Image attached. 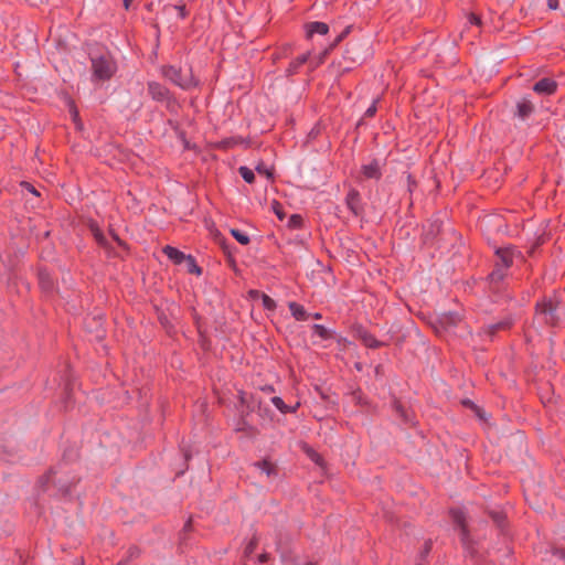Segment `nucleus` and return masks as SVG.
<instances>
[{
	"mask_svg": "<svg viewBox=\"0 0 565 565\" xmlns=\"http://www.w3.org/2000/svg\"><path fill=\"white\" fill-rule=\"evenodd\" d=\"M160 73L166 79L182 89H190L199 85V81L193 75L191 66L163 65L160 68Z\"/></svg>",
	"mask_w": 565,
	"mask_h": 565,
	"instance_id": "f257e3e1",
	"label": "nucleus"
},
{
	"mask_svg": "<svg viewBox=\"0 0 565 565\" xmlns=\"http://www.w3.org/2000/svg\"><path fill=\"white\" fill-rule=\"evenodd\" d=\"M93 79L97 82L109 81L117 71V64L109 53L90 56Z\"/></svg>",
	"mask_w": 565,
	"mask_h": 565,
	"instance_id": "f03ea898",
	"label": "nucleus"
},
{
	"mask_svg": "<svg viewBox=\"0 0 565 565\" xmlns=\"http://www.w3.org/2000/svg\"><path fill=\"white\" fill-rule=\"evenodd\" d=\"M558 301L554 299H544L536 306V317L542 319L543 323L553 326L558 321L556 310Z\"/></svg>",
	"mask_w": 565,
	"mask_h": 565,
	"instance_id": "7ed1b4c3",
	"label": "nucleus"
},
{
	"mask_svg": "<svg viewBox=\"0 0 565 565\" xmlns=\"http://www.w3.org/2000/svg\"><path fill=\"white\" fill-rule=\"evenodd\" d=\"M148 92L151 95L152 99L157 103L170 104L171 102L170 90L160 83L150 82L148 84Z\"/></svg>",
	"mask_w": 565,
	"mask_h": 565,
	"instance_id": "20e7f679",
	"label": "nucleus"
},
{
	"mask_svg": "<svg viewBox=\"0 0 565 565\" xmlns=\"http://www.w3.org/2000/svg\"><path fill=\"white\" fill-rule=\"evenodd\" d=\"M557 82L550 77H544L533 85V90L543 96L553 95L557 89Z\"/></svg>",
	"mask_w": 565,
	"mask_h": 565,
	"instance_id": "39448f33",
	"label": "nucleus"
},
{
	"mask_svg": "<svg viewBox=\"0 0 565 565\" xmlns=\"http://www.w3.org/2000/svg\"><path fill=\"white\" fill-rule=\"evenodd\" d=\"M361 173L364 179L379 180L382 175L381 161L377 159H374V160L370 161L369 163L363 164L362 169H361Z\"/></svg>",
	"mask_w": 565,
	"mask_h": 565,
	"instance_id": "423d86ee",
	"label": "nucleus"
},
{
	"mask_svg": "<svg viewBox=\"0 0 565 565\" xmlns=\"http://www.w3.org/2000/svg\"><path fill=\"white\" fill-rule=\"evenodd\" d=\"M310 58V52L303 53L296 58H294L287 70H286V76L290 77L299 73L300 68L309 62Z\"/></svg>",
	"mask_w": 565,
	"mask_h": 565,
	"instance_id": "0eeeda50",
	"label": "nucleus"
},
{
	"mask_svg": "<svg viewBox=\"0 0 565 565\" xmlns=\"http://www.w3.org/2000/svg\"><path fill=\"white\" fill-rule=\"evenodd\" d=\"M307 35L310 38L313 34L326 35L329 32V25L324 22H310L306 25Z\"/></svg>",
	"mask_w": 565,
	"mask_h": 565,
	"instance_id": "6e6552de",
	"label": "nucleus"
},
{
	"mask_svg": "<svg viewBox=\"0 0 565 565\" xmlns=\"http://www.w3.org/2000/svg\"><path fill=\"white\" fill-rule=\"evenodd\" d=\"M356 335L369 348H379L381 345V343L364 329H358Z\"/></svg>",
	"mask_w": 565,
	"mask_h": 565,
	"instance_id": "1a4fd4ad",
	"label": "nucleus"
},
{
	"mask_svg": "<svg viewBox=\"0 0 565 565\" xmlns=\"http://www.w3.org/2000/svg\"><path fill=\"white\" fill-rule=\"evenodd\" d=\"M290 312L292 317L296 320L305 321L309 318V313L305 310V308L301 305H298L297 302H289L288 305Z\"/></svg>",
	"mask_w": 565,
	"mask_h": 565,
	"instance_id": "9d476101",
	"label": "nucleus"
},
{
	"mask_svg": "<svg viewBox=\"0 0 565 565\" xmlns=\"http://www.w3.org/2000/svg\"><path fill=\"white\" fill-rule=\"evenodd\" d=\"M498 263L501 267L509 268L512 265V252L508 248L497 250Z\"/></svg>",
	"mask_w": 565,
	"mask_h": 565,
	"instance_id": "9b49d317",
	"label": "nucleus"
},
{
	"mask_svg": "<svg viewBox=\"0 0 565 565\" xmlns=\"http://www.w3.org/2000/svg\"><path fill=\"white\" fill-rule=\"evenodd\" d=\"M254 466L257 469H259L262 473H265L268 478L277 475L276 466L268 460L255 462Z\"/></svg>",
	"mask_w": 565,
	"mask_h": 565,
	"instance_id": "f8f14e48",
	"label": "nucleus"
},
{
	"mask_svg": "<svg viewBox=\"0 0 565 565\" xmlns=\"http://www.w3.org/2000/svg\"><path fill=\"white\" fill-rule=\"evenodd\" d=\"M163 252L171 260H173L177 264H181L183 260H186L188 258V256H185L182 252L172 246H166L163 248Z\"/></svg>",
	"mask_w": 565,
	"mask_h": 565,
	"instance_id": "ddd939ff",
	"label": "nucleus"
},
{
	"mask_svg": "<svg viewBox=\"0 0 565 565\" xmlns=\"http://www.w3.org/2000/svg\"><path fill=\"white\" fill-rule=\"evenodd\" d=\"M460 321V316L458 313H454V312H447V313H443L439 318V322L445 327V328H450V327H454L456 326L458 322Z\"/></svg>",
	"mask_w": 565,
	"mask_h": 565,
	"instance_id": "4468645a",
	"label": "nucleus"
},
{
	"mask_svg": "<svg viewBox=\"0 0 565 565\" xmlns=\"http://www.w3.org/2000/svg\"><path fill=\"white\" fill-rule=\"evenodd\" d=\"M292 53V45L287 43L281 46H278L273 53V61L277 62L281 58H286Z\"/></svg>",
	"mask_w": 565,
	"mask_h": 565,
	"instance_id": "2eb2a0df",
	"label": "nucleus"
},
{
	"mask_svg": "<svg viewBox=\"0 0 565 565\" xmlns=\"http://www.w3.org/2000/svg\"><path fill=\"white\" fill-rule=\"evenodd\" d=\"M451 516H452L454 522L460 527L461 535H462V541H465L466 525H465V514H463V512L458 511V510L452 511L451 512Z\"/></svg>",
	"mask_w": 565,
	"mask_h": 565,
	"instance_id": "dca6fc26",
	"label": "nucleus"
},
{
	"mask_svg": "<svg viewBox=\"0 0 565 565\" xmlns=\"http://www.w3.org/2000/svg\"><path fill=\"white\" fill-rule=\"evenodd\" d=\"M254 297H260L263 301V306L268 310H274L276 308V302L267 295L260 294L259 291H252Z\"/></svg>",
	"mask_w": 565,
	"mask_h": 565,
	"instance_id": "f3484780",
	"label": "nucleus"
},
{
	"mask_svg": "<svg viewBox=\"0 0 565 565\" xmlns=\"http://www.w3.org/2000/svg\"><path fill=\"white\" fill-rule=\"evenodd\" d=\"M39 280H40L41 287L45 290H50L53 286V280H52L50 274L46 271H40Z\"/></svg>",
	"mask_w": 565,
	"mask_h": 565,
	"instance_id": "a211bd4d",
	"label": "nucleus"
},
{
	"mask_svg": "<svg viewBox=\"0 0 565 565\" xmlns=\"http://www.w3.org/2000/svg\"><path fill=\"white\" fill-rule=\"evenodd\" d=\"M271 402L281 413H291V412H295V409H296V407H294V408L288 407L285 404V402L278 396L273 397Z\"/></svg>",
	"mask_w": 565,
	"mask_h": 565,
	"instance_id": "6ab92c4d",
	"label": "nucleus"
},
{
	"mask_svg": "<svg viewBox=\"0 0 565 565\" xmlns=\"http://www.w3.org/2000/svg\"><path fill=\"white\" fill-rule=\"evenodd\" d=\"M508 268L501 267V265L497 264L495 269L491 273L490 278L492 281H501L505 276V270Z\"/></svg>",
	"mask_w": 565,
	"mask_h": 565,
	"instance_id": "aec40b11",
	"label": "nucleus"
},
{
	"mask_svg": "<svg viewBox=\"0 0 565 565\" xmlns=\"http://www.w3.org/2000/svg\"><path fill=\"white\" fill-rule=\"evenodd\" d=\"M239 174L241 177L247 182V183H252L255 179V174L253 172V170H250L249 168L247 167H241L239 168Z\"/></svg>",
	"mask_w": 565,
	"mask_h": 565,
	"instance_id": "412c9836",
	"label": "nucleus"
},
{
	"mask_svg": "<svg viewBox=\"0 0 565 565\" xmlns=\"http://www.w3.org/2000/svg\"><path fill=\"white\" fill-rule=\"evenodd\" d=\"M358 202H359V193L355 191L350 192L348 195V205L355 214L358 213V210H356Z\"/></svg>",
	"mask_w": 565,
	"mask_h": 565,
	"instance_id": "4be33fe9",
	"label": "nucleus"
},
{
	"mask_svg": "<svg viewBox=\"0 0 565 565\" xmlns=\"http://www.w3.org/2000/svg\"><path fill=\"white\" fill-rule=\"evenodd\" d=\"M232 235L236 238L237 242H239L243 245H247L249 243V237L245 233H242L238 230L232 228L231 230Z\"/></svg>",
	"mask_w": 565,
	"mask_h": 565,
	"instance_id": "5701e85b",
	"label": "nucleus"
},
{
	"mask_svg": "<svg viewBox=\"0 0 565 565\" xmlns=\"http://www.w3.org/2000/svg\"><path fill=\"white\" fill-rule=\"evenodd\" d=\"M313 332L321 339H328L330 337L329 331L321 324H315Z\"/></svg>",
	"mask_w": 565,
	"mask_h": 565,
	"instance_id": "b1692460",
	"label": "nucleus"
},
{
	"mask_svg": "<svg viewBox=\"0 0 565 565\" xmlns=\"http://www.w3.org/2000/svg\"><path fill=\"white\" fill-rule=\"evenodd\" d=\"M302 217L298 214H292L288 218V226L291 228H297L301 225Z\"/></svg>",
	"mask_w": 565,
	"mask_h": 565,
	"instance_id": "393cba45",
	"label": "nucleus"
},
{
	"mask_svg": "<svg viewBox=\"0 0 565 565\" xmlns=\"http://www.w3.org/2000/svg\"><path fill=\"white\" fill-rule=\"evenodd\" d=\"M328 52H329V50H326L324 52H322V53L318 56L317 61H316V60H310V58H309V63H310V67H311V70H315L316 67H318L320 64H322V63L324 62V58H326V56H327Z\"/></svg>",
	"mask_w": 565,
	"mask_h": 565,
	"instance_id": "a878e982",
	"label": "nucleus"
},
{
	"mask_svg": "<svg viewBox=\"0 0 565 565\" xmlns=\"http://www.w3.org/2000/svg\"><path fill=\"white\" fill-rule=\"evenodd\" d=\"M173 8L178 11L180 19L183 20L189 15V11L186 10L185 3H183V2L178 3V4L173 6Z\"/></svg>",
	"mask_w": 565,
	"mask_h": 565,
	"instance_id": "bb28decb",
	"label": "nucleus"
},
{
	"mask_svg": "<svg viewBox=\"0 0 565 565\" xmlns=\"http://www.w3.org/2000/svg\"><path fill=\"white\" fill-rule=\"evenodd\" d=\"M256 171L258 174L264 175L267 179H270L273 177L271 170L264 164L257 166Z\"/></svg>",
	"mask_w": 565,
	"mask_h": 565,
	"instance_id": "cd10ccee",
	"label": "nucleus"
},
{
	"mask_svg": "<svg viewBox=\"0 0 565 565\" xmlns=\"http://www.w3.org/2000/svg\"><path fill=\"white\" fill-rule=\"evenodd\" d=\"M468 22L472 25H476V26H481L482 25V20H481V17L473 13V12H470L468 14Z\"/></svg>",
	"mask_w": 565,
	"mask_h": 565,
	"instance_id": "c85d7f7f",
	"label": "nucleus"
},
{
	"mask_svg": "<svg viewBox=\"0 0 565 565\" xmlns=\"http://www.w3.org/2000/svg\"><path fill=\"white\" fill-rule=\"evenodd\" d=\"M531 109L532 108H516L514 111V116L524 120L525 118H527L530 116Z\"/></svg>",
	"mask_w": 565,
	"mask_h": 565,
	"instance_id": "c756f323",
	"label": "nucleus"
},
{
	"mask_svg": "<svg viewBox=\"0 0 565 565\" xmlns=\"http://www.w3.org/2000/svg\"><path fill=\"white\" fill-rule=\"evenodd\" d=\"M186 262L189 265V271L196 274L201 273V269L196 266L194 259L191 256H188Z\"/></svg>",
	"mask_w": 565,
	"mask_h": 565,
	"instance_id": "7c9ffc66",
	"label": "nucleus"
},
{
	"mask_svg": "<svg viewBox=\"0 0 565 565\" xmlns=\"http://www.w3.org/2000/svg\"><path fill=\"white\" fill-rule=\"evenodd\" d=\"M273 211L275 212V214L277 215V217L279 220H284L285 213H284L282 207H281V205L279 203H277V202L273 203Z\"/></svg>",
	"mask_w": 565,
	"mask_h": 565,
	"instance_id": "2f4dec72",
	"label": "nucleus"
},
{
	"mask_svg": "<svg viewBox=\"0 0 565 565\" xmlns=\"http://www.w3.org/2000/svg\"><path fill=\"white\" fill-rule=\"evenodd\" d=\"M256 545H257V543L255 540L250 541L245 548V555L246 556L250 555L255 551Z\"/></svg>",
	"mask_w": 565,
	"mask_h": 565,
	"instance_id": "473e14b6",
	"label": "nucleus"
},
{
	"mask_svg": "<svg viewBox=\"0 0 565 565\" xmlns=\"http://www.w3.org/2000/svg\"><path fill=\"white\" fill-rule=\"evenodd\" d=\"M22 186L25 188L28 191H30L31 193L35 194V195H39V192L38 190L30 183L28 182H23L22 183Z\"/></svg>",
	"mask_w": 565,
	"mask_h": 565,
	"instance_id": "72a5a7b5",
	"label": "nucleus"
},
{
	"mask_svg": "<svg viewBox=\"0 0 565 565\" xmlns=\"http://www.w3.org/2000/svg\"><path fill=\"white\" fill-rule=\"evenodd\" d=\"M559 3L558 0H547V7L551 10H556L558 8Z\"/></svg>",
	"mask_w": 565,
	"mask_h": 565,
	"instance_id": "f704fd0d",
	"label": "nucleus"
},
{
	"mask_svg": "<svg viewBox=\"0 0 565 565\" xmlns=\"http://www.w3.org/2000/svg\"><path fill=\"white\" fill-rule=\"evenodd\" d=\"M309 456L311 457L312 460H315L318 465H321V458L320 456L315 452V451H311L309 452Z\"/></svg>",
	"mask_w": 565,
	"mask_h": 565,
	"instance_id": "c9c22d12",
	"label": "nucleus"
},
{
	"mask_svg": "<svg viewBox=\"0 0 565 565\" xmlns=\"http://www.w3.org/2000/svg\"><path fill=\"white\" fill-rule=\"evenodd\" d=\"M376 108H367L365 113V117H373L375 115Z\"/></svg>",
	"mask_w": 565,
	"mask_h": 565,
	"instance_id": "e433bc0d",
	"label": "nucleus"
},
{
	"mask_svg": "<svg viewBox=\"0 0 565 565\" xmlns=\"http://www.w3.org/2000/svg\"><path fill=\"white\" fill-rule=\"evenodd\" d=\"M71 115L73 120L76 121L78 116L76 108H72Z\"/></svg>",
	"mask_w": 565,
	"mask_h": 565,
	"instance_id": "4c0bfd02",
	"label": "nucleus"
},
{
	"mask_svg": "<svg viewBox=\"0 0 565 565\" xmlns=\"http://www.w3.org/2000/svg\"><path fill=\"white\" fill-rule=\"evenodd\" d=\"M122 2H124L125 9L128 10L130 4H131V2H132V0H122Z\"/></svg>",
	"mask_w": 565,
	"mask_h": 565,
	"instance_id": "58836bf2",
	"label": "nucleus"
},
{
	"mask_svg": "<svg viewBox=\"0 0 565 565\" xmlns=\"http://www.w3.org/2000/svg\"><path fill=\"white\" fill-rule=\"evenodd\" d=\"M507 327H508V323L502 322V323H499L497 326H493V329H501V328H507Z\"/></svg>",
	"mask_w": 565,
	"mask_h": 565,
	"instance_id": "ea45409f",
	"label": "nucleus"
},
{
	"mask_svg": "<svg viewBox=\"0 0 565 565\" xmlns=\"http://www.w3.org/2000/svg\"><path fill=\"white\" fill-rule=\"evenodd\" d=\"M342 39H343V34L339 35V36L335 39L334 43L331 45V47H330V49H332L334 45H337V44H338Z\"/></svg>",
	"mask_w": 565,
	"mask_h": 565,
	"instance_id": "a19ab883",
	"label": "nucleus"
},
{
	"mask_svg": "<svg viewBox=\"0 0 565 565\" xmlns=\"http://www.w3.org/2000/svg\"><path fill=\"white\" fill-rule=\"evenodd\" d=\"M267 558H268V555H267V554H262V555L259 556V561H260L262 563L266 562V561H267Z\"/></svg>",
	"mask_w": 565,
	"mask_h": 565,
	"instance_id": "79ce46f5",
	"label": "nucleus"
},
{
	"mask_svg": "<svg viewBox=\"0 0 565 565\" xmlns=\"http://www.w3.org/2000/svg\"><path fill=\"white\" fill-rule=\"evenodd\" d=\"M182 141H183L184 148H190V143L185 139L182 138Z\"/></svg>",
	"mask_w": 565,
	"mask_h": 565,
	"instance_id": "37998d69",
	"label": "nucleus"
},
{
	"mask_svg": "<svg viewBox=\"0 0 565 565\" xmlns=\"http://www.w3.org/2000/svg\"><path fill=\"white\" fill-rule=\"evenodd\" d=\"M313 318H315V319H320V318H321V315H320V313H315V315H313Z\"/></svg>",
	"mask_w": 565,
	"mask_h": 565,
	"instance_id": "c03bdc74",
	"label": "nucleus"
},
{
	"mask_svg": "<svg viewBox=\"0 0 565 565\" xmlns=\"http://www.w3.org/2000/svg\"><path fill=\"white\" fill-rule=\"evenodd\" d=\"M429 548H430V546H429V544L427 543V544H426V548H425V553H428Z\"/></svg>",
	"mask_w": 565,
	"mask_h": 565,
	"instance_id": "a18cd8bd",
	"label": "nucleus"
},
{
	"mask_svg": "<svg viewBox=\"0 0 565 565\" xmlns=\"http://www.w3.org/2000/svg\"><path fill=\"white\" fill-rule=\"evenodd\" d=\"M76 565H84V563L82 559H79Z\"/></svg>",
	"mask_w": 565,
	"mask_h": 565,
	"instance_id": "49530a36",
	"label": "nucleus"
},
{
	"mask_svg": "<svg viewBox=\"0 0 565 565\" xmlns=\"http://www.w3.org/2000/svg\"><path fill=\"white\" fill-rule=\"evenodd\" d=\"M376 104H377V100L375 99V100H373L371 106H376Z\"/></svg>",
	"mask_w": 565,
	"mask_h": 565,
	"instance_id": "de8ad7c7",
	"label": "nucleus"
},
{
	"mask_svg": "<svg viewBox=\"0 0 565 565\" xmlns=\"http://www.w3.org/2000/svg\"><path fill=\"white\" fill-rule=\"evenodd\" d=\"M518 106L525 107V106H527V105L523 103V104H518Z\"/></svg>",
	"mask_w": 565,
	"mask_h": 565,
	"instance_id": "09e8293b",
	"label": "nucleus"
},
{
	"mask_svg": "<svg viewBox=\"0 0 565 565\" xmlns=\"http://www.w3.org/2000/svg\"><path fill=\"white\" fill-rule=\"evenodd\" d=\"M306 565H313L312 563H307Z\"/></svg>",
	"mask_w": 565,
	"mask_h": 565,
	"instance_id": "8fccbe9b",
	"label": "nucleus"
}]
</instances>
